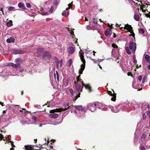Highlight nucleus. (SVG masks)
Listing matches in <instances>:
<instances>
[{"label":"nucleus","instance_id":"nucleus-1","mask_svg":"<svg viewBox=\"0 0 150 150\" xmlns=\"http://www.w3.org/2000/svg\"><path fill=\"white\" fill-rule=\"evenodd\" d=\"M74 83L76 85V89L79 92L82 91L83 86H84L86 89H88L89 92L91 91V88L89 85H86L83 83L81 79H80V75L77 77L76 81H75Z\"/></svg>","mask_w":150,"mask_h":150},{"label":"nucleus","instance_id":"nucleus-2","mask_svg":"<svg viewBox=\"0 0 150 150\" xmlns=\"http://www.w3.org/2000/svg\"><path fill=\"white\" fill-rule=\"evenodd\" d=\"M129 48L128 47H125L127 53L130 54L131 53H134L136 49V44L135 42L133 41H131L129 44Z\"/></svg>","mask_w":150,"mask_h":150},{"label":"nucleus","instance_id":"nucleus-3","mask_svg":"<svg viewBox=\"0 0 150 150\" xmlns=\"http://www.w3.org/2000/svg\"><path fill=\"white\" fill-rule=\"evenodd\" d=\"M80 57L82 62L83 63L81 66V68L79 71V74H81L83 73V71L84 70L85 68V61L84 58V53L83 52L79 53Z\"/></svg>","mask_w":150,"mask_h":150},{"label":"nucleus","instance_id":"nucleus-4","mask_svg":"<svg viewBox=\"0 0 150 150\" xmlns=\"http://www.w3.org/2000/svg\"><path fill=\"white\" fill-rule=\"evenodd\" d=\"M80 57L82 62L83 63L81 66V68L79 71V74H81L83 73V71L84 70L85 68V61L84 58V53L83 52L79 53Z\"/></svg>","mask_w":150,"mask_h":150},{"label":"nucleus","instance_id":"nucleus-5","mask_svg":"<svg viewBox=\"0 0 150 150\" xmlns=\"http://www.w3.org/2000/svg\"><path fill=\"white\" fill-rule=\"evenodd\" d=\"M64 105L65 108L64 109L59 108L51 110L50 111V113H53L54 112H60L62 111L66 110L68 109L69 105L67 103H64Z\"/></svg>","mask_w":150,"mask_h":150},{"label":"nucleus","instance_id":"nucleus-6","mask_svg":"<svg viewBox=\"0 0 150 150\" xmlns=\"http://www.w3.org/2000/svg\"><path fill=\"white\" fill-rule=\"evenodd\" d=\"M122 30V28H124V29L127 30L128 31L130 32L131 34L130 35V36H132L134 38L135 34L133 32L132 30V28L131 25H129L128 24L125 25L124 28H120Z\"/></svg>","mask_w":150,"mask_h":150},{"label":"nucleus","instance_id":"nucleus-7","mask_svg":"<svg viewBox=\"0 0 150 150\" xmlns=\"http://www.w3.org/2000/svg\"><path fill=\"white\" fill-rule=\"evenodd\" d=\"M96 106V104L95 103H90L88 105V108L91 111L93 112L95 110Z\"/></svg>","mask_w":150,"mask_h":150},{"label":"nucleus","instance_id":"nucleus-8","mask_svg":"<svg viewBox=\"0 0 150 150\" xmlns=\"http://www.w3.org/2000/svg\"><path fill=\"white\" fill-rule=\"evenodd\" d=\"M72 4L71 3L69 4H68V8H67L63 12L62 14V15L64 16H67L69 15V11H68V10L69 8H70L71 7Z\"/></svg>","mask_w":150,"mask_h":150},{"label":"nucleus","instance_id":"nucleus-9","mask_svg":"<svg viewBox=\"0 0 150 150\" xmlns=\"http://www.w3.org/2000/svg\"><path fill=\"white\" fill-rule=\"evenodd\" d=\"M25 52L23 50H14L12 51V53L14 54H19L24 53Z\"/></svg>","mask_w":150,"mask_h":150},{"label":"nucleus","instance_id":"nucleus-10","mask_svg":"<svg viewBox=\"0 0 150 150\" xmlns=\"http://www.w3.org/2000/svg\"><path fill=\"white\" fill-rule=\"evenodd\" d=\"M75 51V48L73 47L70 46L67 49L68 52L71 54L74 53Z\"/></svg>","mask_w":150,"mask_h":150},{"label":"nucleus","instance_id":"nucleus-11","mask_svg":"<svg viewBox=\"0 0 150 150\" xmlns=\"http://www.w3.org/2000/svg\"><path fill=\"white\" fill-rule=\"evenodd\" d=\"M111 33V31L109 29H107L105 32V34L106 37H109Z\"/></svg>","mask_w":150,"mask_h":150},{"label":"nucleus","instance_id":"nucleus-12","mask_svg":"<svg viewBox=\"0 0 150 150\" xmlns=\"http://www.w3.org/2000/svg\"><path fill=\"white\" fill-rule=\"evenodd\" d=\"M18 6L20 8H22L23 10H25L26 9V8L24 4L21 2H20L18 4Z\"/></svg>","mask_w":150,"mask_h":150},{"label":"nucleus","instance_id":"nucleus-13","mask_svg":"<svg viewBox=\"0 0 150 150\" xmlns=\"http://www.w3.org/2000/svg\"><path fill=\"white\" fill-rule=\"evenodd\" d=\"M49 116L51 118H56L58 117V115L57 113H52L49 114Z\"/></svg>","mask_w":150,"mask_h":150},{"label":"nucleus","instance_id":"nucleus-14","mask_svg":"<svg viewBox=\"0 0 150 150\" xmlns=\"http://www.w3.org/2000/svg\"><path fill=\"white\" fill-rule=\"evenodd\" d=\"M110 108L112 110V111L113 112L116 113L118 112L119 111V109L118 108L116 107H114L111 106L110 107Z\"/></svg>","mask_w":150,"mask_h":150},{"label":"nucleus","instance_id":"nucleus-15","mask_svg":"<svg viewBox=\"0 0 150 150\" xmlns=\"http://www.w3.org/2000/svg\"><path fill=\"white\" fill-rule=\"evenodd\" d=\"M44 57H47V58H50L51 57V55L50 53L47 51L45 52L43 54Z\"/></svg>","mask_w":150,"mask_h":150},{"label":"nucleus","instance_id":"nucleus-16","mask_svg":"<svg viewBox=\"0 0 150 150\" xmlns=\"http://www.w3.org/2000/svg\"><path fill=\"white\" fill-rule=\"evenodd\" d=\"M144 58L147 62L150 64V56L149 55H145Z\"/></svg>","mask_w":150,"mask_h":150},{"label":"nucleus","instance_id":"nucleus-17","mask_svg":"<svg viewBox=\"0 0 150 150\" xmlns=\"http://www.w3.org/2000/svg\"><path fill=\"white\" fill-rule=\"evenodd\" d=\"M75 107L79 111H83L84 109V108L81 105L75 106Z\"/></svg>","mask_w":150,"mask_h":150},{"label":"nucleus","instance_id":"nucleus-18","mask_svg":"<svg viewBox=\"0 0 150 150\" xmlns=\"http://www.w3.org/2000/svg\"><path fill=\"white\" fill-rule=\"evenodd\" d=\"M15 40L12 37H10V38L6 40V42L8 43H11L12 42H14Z\"/></svg>","mask_w":150,"mask_h":150},{"label":"nucleus","instance_id":"nucleus-19","mask_svg":"<svg viewBox=\"0 0 150 150\" xmlns=\"http://www.w3.org/2000/svg\"><path fill=\"white\" fill-rule=\"evenodd\" d=\"M134 18L136 21H139V14L136 13H134Z\"/></svg>","mask_w":150,"mask_h":150},{"label":"nucleus","instance_id":"nucleus-20","mask_svg":"<svg viewBox=\"0 0 150 150\" xmlns=\"http://www.w3.org/2000/svg\"><path fill=\"white\" fill-rule=\"evenodd\" d=\"M11 65L14 67L17 68L20 67V63H17L16 64L12 63Z\"/></svg>","mask_w":150,"mask_h":150},{"label":"nucleus","instance_id":"nucleus-21","mask_svg":"<svg viewBox=\"0 0 150 150\" xmlns=\"http://www.w3.org/2000/svg\"><path fill=\"white\" fill-rule=\"evenodd\" d=\"M13 25L12 21L10 20L6 23V25L8 27H10Z\"/></svg>","mask_w":150,"mask_h":150},{"label":"nucleus","instance_id":"nucleus-22","mask_svg":"<svg viewBox=\"0 0 150 150\" xmlns=\"http://www.w3.org/2000/svg\"><path fill=\"white\" fill-rule=\"evenodd\" d=\"M54 75L55 79L56 77L57 80L58 81L59 80V75L57 71H56V74L54 73Z\"/></svg>","mask_w":150,"mask_h":150},{"label":"nucleus","instance_id":"nucleus-23","mask_svg":"<svg viewBox=\"0 0 150 150\" xmlns=\"http://www.w3.org/2000/svg\"><path fill=\"white\" fill-rule=\"evenodd\" d=\"M147 5L146 4H143L140 6V9L141 10L143 9L144 8L146 9L147 7Z\"/></svg>","mask_w":150,"mask_h":150},{"label":"nucleus","instance_id":"nucleus-24","mask_svg":"<svg viewBox=\"0 0 150 150\" xmlns=\"http://www.w3.org/2000/svg\"><path fill=\"white\" fill-rule=\"evenodd\" d=\"M112 46L113 48L114 49H116L117 50V49L118 48V46L116 44H115L114 43H112Z\"/></svg>","mask_w":150,"mask_h":150},{"label":"nucleus","instance_id":"nucleus-25","mask_svg":"<svg viewBox=\"0 0 150 150\" xmlns=\"http://www.w3.org/2000/svg\"><path fill=\"white\" fill-rule=\"evenodd\" d=\"M8 10L9 11H15L16 10L14 7L13 6H10L8 8Z\"/></svg>","mask_w":150,"mask_h":150},{"label":"nucleus","instance_id":"nucleus-26","mask_svg":"<svg viewBox=\"0 0 150 150\" xmlns=\"http://www.w3.org/2000/svg\"><path fill=\"white\" fill-rule=\"evenodd\" d=\"M139 32L140 33L143 34L144 33V30L143 28H140L139 29Z\"/></svg>","mask_w":150,"mask_h":150},{"label":"nucleus","instance_id":"nucleus-27","mask_svg":"<svg viewBox=\"0 0 150 150\" xmlns=\"http://www.w3.org/2000/svg\"><path fill=\"white\" fill-rule=\"evenodd\" d=\"M146 136L144 134H143L141 137V140L142 141H144L145 140Z\"/></svg>","mask_w":150,"mask_h":150},{"label":"nucleus","instance_id":"nucleus-28","mask_svg":"<svg viewBox=\"0 0 150 150\" xmlns=\"http://www.w3.org/2000/svg\"><path fill=\"white\" fill-rule=\"evenodd\" d=\"M72 63V62L71 59H70L68 61V66L70 67L71 66Z\"/></svg>","mask_w":150,"mask_h":150},{"label":"nucleus","instance_id":"nucleus-29","mask_svg":"<svg viewBox=\"0 0 150 150\" xmlns=\"http://www.w3.org/2000/svg\"><path fill=\"white\" fill-rule=\"evenodd\" d=\"M21 62V59L20 58H18L16 59L15 60V62L16 63L19 62Z\"/></svg>","mask_w":150,"mask_h":150},{"label":"nucleus","instance_id":"nucleus-30","mask_svg":"<svg viewBox=\"0 0 150 150\" xmlns=\"http://www.w3.org/2000/svg\"><path fill=\"white\" fill-rule=\"evenodd\" d=\"M40 14L43 16L45 15H49V13L48 12H41L40 13Z\"/></svg>","mask_w":150,"mask_h":150},{"label":"nucleus","instance_id":"nucleus-31","mask_svg":"<svg viewBox=\"0 0 150 150\" xmlns=\"http://www.w3.org/2000/svg\"><path fill=\"white\" fill-rule=\"evenodd\" d=\"M112 96H113L111 98V100L112 101H115L116 100V95L115 94H113Z\"/></svg>","mask_w":150,"mask_h":150},{"label":"nucleus","instance_id":"nucleus-32","mask_svg":"<svg viewBox=\"0 0 150 150\" xmlns=\"http://www.w3.org/2000/svg\"><path fill=\"white\" fill-rule=\"evenodd\" d=\"M54 9V7L53 6H52L49 11V12L50 13H51L53 12V10Z\"/></svg>","mask_w":150,"mask_h":150},{"label":"nucleus","instance_id":"nucleus-33","mask_svg":"<svg viewBox=\"0 0 150 150\" xmlns=\"http://www.w3.org/2000/svg\"><path fill=\"white\" fill-rule=\"evenodd\" d=\"M62 60H60V61H59L58 64L57 65V66L58 67L59 66V64H60V67H61L62 65Z\"/></svg>","mask_w":150,"mask_h":150},{"label":"nucleus","instance_id":"nucleus-34","mask_svg":"<svg viewBox=\"0 0 150 150\" xmlns=\"http://www.w3.org/2000/svg\"><path fill=\"white\" fill-rule=\"evenodd\" d=\"M26 150H33L32 148L29 146H25Z\"/></svg>","mask_w":150,"mask_h":150},{"label":"nucleus","instance_id":"nucleus-35","mask_svg":"<svg viewBox=\"0 0 150 150\" xmlns=\"http://www.w3.org/2000/svg\"><path fill=\"white\" fill-rule=\"evenodd\" d=\"M69 91L70 93H71V96H73V94H74L73 90L72 89H69Z\"/></svg>","mask_w":150,"mask_h":150},{"label":"nucleus","instance_id":"nucleus-36","mask_svg":"<svg viewBox=\"0 0 150 150\" xmlns=\"http://www.w3.org/2000/svg\"><path fill=\"white\" fill-rule=\"evenodd\" d=\"M26 6L28 8H30L31 7V5L29 3H27L26 4Z\"/></svg>","mask_w":150,"mask_h":150},{"label":"nucleus","instance_id":"nucleus-37","mask_svg":"<svg viewBox=\"0 0 150 150\" xmlns=\"http://www.w3.org/2000/svg\"><path fill=\"white\" fill-rule=\"evenodd\" d=\"M67 30L72 35H74V32L73 31H71L69 28H67Z\"/></svg>","mask_w":150,"mask_h":150},{"label":"nucleus","instance_id":"nucleus-38","mask_svg":"<svg viewBox=\"0 0 150 150\" xmlns=\"http://www.w3.org/2000/svg\"><path fill=\"white\" fill-rule=\"evenodd\" d=\"M133 59L134 60L133 63H134V64H135L137 63V61L136 59L135 56H134L133 57Z\"/></svg>","mask_w":150,"mask_h":150},{"label":"nucleus","instance_id":"nucleus-39","mask_svg":"<svg viewBox=\"0 0 150 150\" xmlns=\"http://www.w3.org/2000/svg\"><path fill=\"white\" fill-rule=\"evenodd\" d=\"M80 93L79 92V95H76V96H75V98L73 100L74 101H75L76 100V99L79 97L80 96Z\"/></svg>","mask_w":150,"mask_h":150},{"label":"nucleus","instance_id":"nucleus-40","mask_svg":"<svg viewBox=\"0 0 150 150\" xmlns=\"http://www.w3.org/2000/svg\"><path fill=\"white\" fill-rule=\"evenodd\" d=\"M140 150H146L145 148L142 146H140Z\"/></svg>","mask_w":150,"mask_h":150},{"label":"nucleus","instance_id":"nucleus-41","mask_svg":"<svg viewBox=\"0 0 150 150\" xmlns=\"http://www.w3.org/2000/svg\"><path fill=\"white\" fill-rule=\"evenodd\" d=\"M142 76H140L138 77V79L139 81H141L142 79Z\"/></svg>","mask_w":150,"mask_h":150},{"label":"nucleus","instance_id":"nucleus-42","mask_svg":"<svg viewBox=\"0 0 150 150\" xmlns=\"http://www.w3.org/2000/svg\"><path fill=\"white\" fill-rule=\"evenodd\" d=\"M145 15L147 17L150 18V12H149V13L146 14Z\"/></svg>","mask_w":150,"mask_h":150},{"label":"nucleus","instance_id":"nucleus-43","mask_svg":"<svg viewBox=\"0 0 150 150\" xmlns=\"http://www.w3.org/2000/svg\"><path fill=\"white\" fill-rule=\"evenodd\" d=\"M108 94L109 95H110L111 96H112L113 94H114L115 93H114L113 94L112 93V92L111 91H109L108 92Z\"/></svg>","mask_w":150,"mask_h":150},{"label":"nucleus","instance_id":"nucleus-44","mask_svg":"<svg viewBox=\"0 0 150 150\" xmlns=\"http://www.w3.org/2000/svg\"><path fill=\"white\" fill-rule=\"evenodd\" d=\"M142 12L144 13H146L147 12H148V10H144V9H142Z\"/></svg>","mask_w":150,"mask_h":150},{"label":"nucleus","instance_id":"nucleus-45","mask_svg":"<svg viewBox=\"0 0 150 150\" xmlns=\"http://www.w3.org/2000/svg\"><path fill=\"white\" fill-rule=\"evenodd\" d=\"M33 119L34 120V121H35L36 120V117L33 116L32 117Z\"/></svg>","mask_w":150,"mask_h":150},{"label":"nucleus","instance_id":"nucleus-46","mask_svg":"<svg viewBox=\"0 0 150 150\" xmlns=\"http://www.w3.org/2000/svg\"><path fill=\"white\" fill-rule=\"evenodd\" d=\"M3 138V136L1 134H0V140L2 139Z\"/></svg>","mask_w":150,"mask_h":150},{"label":"nucleus","instance_id":"nucleus-47","mask_svg":"<svg viewBox=\"0 0 150 150\" xmlns=\"http://www.w3.org/2000/svg\"><path fill=\"white\" fill-rule=\"evenodd\" d=\"M86 28L87 30H90V28L89 27V25H87L86 27Z\"/></svg>","mask_w":150,"mask_h":150},{"label":"nucleus","instance_id":"nucleus-48","mask_svg":"<svg viewBox=\"0 0 150 150\" xmlns=\"http://www.w3.org/2000/svg\"><path fill=\"white\" fill-rule=\"evenodd\" d=\"M66 85H65V86H67V85H68V80H66Z\"/></svg>","mask_w":150,"mask_h":150},{"label":"nucleus","instance_id":"nucleus-49","mask_svg":"<svg viewBox=\"0 0 150 150\" xmlns=\"http://www.w3.org/2000/svg\"><path fill=\"white\" fill-rule=\"evenodd\" d=\"M143 119H144L146 117V115H145V114H143Z\"/></svg>","mask_w":150,"mask_h":150},{"label":"nucleus","instance_id":"nucleus-50","mask_svg":"<svg viewBox=\"0 0 150 150\" xmlns=\"http://www.w3.org/2000/svg\"><path fill=\"white\" fill-rule=\"evenodd\" d=\"M93 23L95 24H96L97 23V22L96 21H95V20H94L93 21Z\"/></svg>","mask_w":150,"mask_h":150},{"label":"nucleus","instance_id":"nucleus-51","mask_svg":"<svg viewBox=\"0 0 150 150\" xmlns=\"http://www.w3.org/2000/svg\"><path fill=\"white\" fill-rule=\"evenodd\" d=\"M11 146H13V147H15V146L14 145V144H13L12 142H11Z\"/></svg>","mask_w":150,"mask_h":150},{"label":"nucleus","instance_id":"nucleus-52","mask_svg":"<svg viewBox=\"0 0 150 150\" xmlns=\"http://www.w3.org/2000/svg\"><path fill=\"white\" fill-rule=\"evenodd\" d=\"M11 146H13V147H15V146L14 145V144H13L12 142H11Z\"/></svg>","mask_w":150,"mask_h":150},{"label":"nucleus","instance_id":"nucleus-53","mask_svg":"<svg viewBox=\"0 0 150 150\" xmlns=\"http://www.w3.org/2000/svg\"><path fill=\"white\" fill-rule=\"evenodd\" d=\"M0 104L2 106H4V105H3V103H2L1 102H0Z\"/></svg>","mask_w":150,"mask_h":150},{"label":"nucleus","instance_id":"nucleus-54","mask_svg":"<svg viewBox=\"0 0 150 150\" xmlns=\"http://www.w3.org/2000/svg\"><path fill=\"white\" fill-rule=\"evenodd\" d=\"M40 10L41 11H43V8H40Z\"/></svg>","mask_w":150,"mask_h":150},{"label":"nucleus","instance_id":"nucleus-55","mask_svg":"<svg viewBox=\"0 0 150 150\" xmlns=\"http://www.w3.org/2000/svg\"><path fill=\"white\" fill-rule=\"evenodd\" d=\"M114 36L113 37L114 38H115L116 37V35L114 33Z\"/></svg>","mask_w":150,"mask_h":150},{"label":"nucleus","instance_id":"nucleus-56","mask_svg":"<svg viewBox=\"0 0 150 150\" xmlns=\"http://www.w3.org/2000/svg\"><path fill=\"white\" fill-rule=\"evenodd\" d=\"M148 108L150 109V105H148Z\"/></svg>","mask_w":150,"mask_h":150},{"label":"nucleus","instance_id":"nucleus-57","mask_svg":"<svg viewBox=\"0 0 150 150\" xmlns=\"http://www.w3.org/2000/svg\"><path fill=\"white\" fill-rule=\"evenodd\" d=\"M148 68L149 69V70H150V64L148 66Z\"/></svg>","mask_w":150,"mask_h":150},{"label":"nucleus","instance_id":"nucleus-58","mask_svg":"<svg viewBox=\"0 0 150 150\" xmlns=\"http://www.w3.org/2000/svg\"><path fill=\"white\" fill-rule=\"evenodd\" d=\"M85 21H88V19H87L86 17H85Z\"/></svg>","mask_w":150,"mask_h":150},{"label":"nucleus","instance_id":"nucleus-59","mask_svg":"<svg viewBox=\"0 0 150 150\" xmlns=\"http://www.w3.org/2000/svg\"><path fill=\"white\" fill-rule=\"evenodd\" d=\"M144 78H145V77H144V78L142 80V82L143 83H144Z\"/></svg>","mask_w":150,"mask_h":150},{"label":"nucleus","instance_id":"nucleus-60","mask_svg":"<svg viewBox=\"0 0 150 150\" xmlns=\"http://www.w3.org/2000/svg\"><path fill=\"white\" fill-rule=\"evenodd\" d=\"M6 112V111H5V110H4V111H3V114H4V113H5Z\"/></svg>","mask_w":150,"mask_h":150},{"label":"nucleus","instance_id":"nucleus-61","mask_svg":"<svg viewBox=\"0 0 150 150\" xmlns=\"http://www.w3.org/2000/svg\"><path fill=\"white\" fill-rule=\"evenodd\" d=\"M19 111L21 112H23V110H20Z\"/></svg>","mask_w":150,"mask_h":150},{"label":"nucleus","instance_id":"nucleus-62","mask_svg":"<svg viewBox=\"0 0 150 150\" xmlns=\"http://www.w3.org/2000/svg\"><path fill=\"white\" fill-rule=\"evenodd\" d=\"M93 52L94 53V54H93V55L94 56H95V53L96 52H95L94 51H93Z\"/></svg>","mask_w":150,"mask_h":150},{"label":"nucleus","instance_id":"nucleus-63","mask_svg":"<svg viewBox=\"0 0 150 150\" xmlns=\"http://www.w3.org/2000/svg\"><path fill=\"white\" fill-rule=\"evenodd\" d=\"M13 149H14L13 148H12L10 149V150H13Z\"/></svg>","mask_w":150,"mask_h":150},{"label":"nucleus","instance_id":"nucleus-64","mask_svg":"<svg viewBox=\"0 0 150 150\" xmlns=\"http://www.w3.org/2000/svg\"><path fill=\"white\" fill-rule=\"evenodd\" d=\"M49 142V140H48L47 141V144H48V143Z\"/></svg>","mask_w":150,"mask_h":150}]
</instances>
